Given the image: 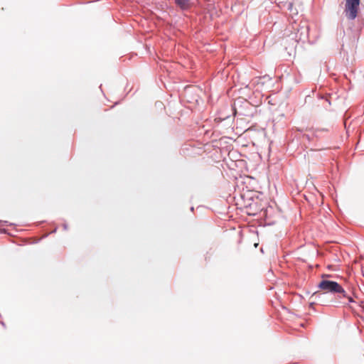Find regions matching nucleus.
<instances>
[{"label": "nucleus", "mask_w": 364, "mask_h": 364, "mask_svg": "<svg viewBox=\"0 0 364 364\" xmlns=\"http://www.w3.org/2000/svg\"><path fill=\"white\" fill-rule=\"evenodd\" d=\"M318 287L324 292L338 293L341 294V297L348 298L350 302L353 301V299L350 296H347L343 288L336 282L323 279L320 282Z\"/></svg>", "instance_id": "1"}, {"label": "nucleus", "mask_w": 364, "mask_h": 364, "mask_svg": "<svg viewBox=\"0 0 364 364\" xmlns=\"http://www.w3.org/2000/svg\"><path fill=\"white\" fill-rule=\"evenodd\" d=\"M360 0H346L344 13L348 20H355L358 14Z\"/></svg>", "instance_id": "2"}, {"label": "nucleus", "mask_w": 364, "mask_h": 364, "mask_svg": "<svg viewBox=\"0 0 364 364\" xmlns=\"http://www.w3.org/2000/svg\"><path fill=\"white\" fill-rule=\"evenodd\" d=\"M296 41L302 43L309 41V26L306 22L298 26L296 33Z\"/></svg>", "instance_id": "3"}, {"label": "nucleus", "mask_w": 364, "mask_h": 364, "mask_svg": "<svg viewBox=\"0 0 364 364\" xmlns=\"http://www.w3.org/2000/svg\"><path fill=\"white\" fill-rule=\"evenodd\" d=\"M263 193L261 192L257 193L255 196H252L250 197L249 200H252V203H247L246 205V208H249L250 210L252 209L254 206H257V202H254V198L255 197L257 200H262Z\"/></svg>", "instance_id": "4"}, {"label": "nucleus", "mask_w": 364, "mask_h": 364, "mask_svg": "<svg viewBox=\"0 0 364 364\" xmlns=\"http://www.w3.org/2000/svg\"><path fill=\"white\" fill-rule=\"evenodd\" d=\"M175 4L183 11L188 10L191 7L190 0H175Z\"/></svg>", "instance_id": "5"}, {"label": "nucleus", "mask_w": 364, "mask_h": 364, "mask_svg": "<svg viewBox=\"0 0 364 364\" xmlns=\"http://www.w3.org/2000/svg\"><path fill=\"white\" fill-rule=\"evenodd\" d=\"M284 6L292 14H297L298 11L296 9H294V4L291 1L285 2Z\"/></svg>", "instance_id": "6"}, {"label": "nucleus", "mask_w": 364, "mask_h": 364, "mask_svg": "<svg viewBox=\"0 0 364 364\" xmlns=\"http://www.w3.org/2000/svg\"><path fill=\"white\" fill-rule=\"evenodd\" d=\"M235 114H239V115H242V116H252V113L250 112L242 111V110L238 112L235 109Z\"/></svg>", "instance_id": "7"}, {"label": "nucleus", "mask_w": 364, "mask_h": 364, "mask_svg": "<svg viewBox=\"0 0 364 364\" xmlns=\"http://www.w3.org/2000/svg\"><path fill=\"white\" fill-rule=\"evenodd\" d=\"M318 97L320 99L325 100L326 102H328V105H331V101H330V99H329L330 96H328V95H322L319 94V95H318Z\"/></svg>", "instance_id": "8"}, {"label": "nucleus", "mask_w": 364, "mask_h": 364, "mask_svg": "<svg viewBox=\"0 0 364 364\" xmlns=\"http://www.w3.org/2000/svg\"><path fill=\"white\" fill-rule=\"evenodd\" d=\"M237 102V103L242 102L243 104V105H241V107H252V106L250 105V102L248 101H247V100L242 101V100L239 99Z\"/></svg>", "instance_id": "9"}, {"label": "nucleus", "mask_w": 364, "mask_h": 364, "mask_svg": "<svg viewBox=\"0 0 364 364\" xmlns=\"http://www.w3.org/2000/svg\"><path fill=\"white\" fill-rule=\"evenodd\" d=\"M0 233L9 234L6 229H0Z\"/></svg>", "instance_id": "10"}, {"label": "nucleus", "mask_w": 364, "mask_h": 364, "mask_svg": "<svg viewBox=\"0 0 364 364\" xmlns=\"http://www.w3.org/2000/svg\"><path fill=\"white\" fill-rule=\"evenodd\" d=\"M62 228H68V224H67V223H63L62 224Z\"/></svg>", "instance_id": "11"}, {"label": "nucleus", "mask_w": 364, "mask_h": 364, "mask_svg": "<svg viewBox=\"0 0 364 364\" xmlns=\"http://www.w3.org/2000/svg\"><path fill=\"white\" fill-rule=\"evenodd\" d=\"M355 40L358 41V38H357V37L355 36V35H354V36H353V41H355Z\"/></svg>", "instance_id": "12"}, {"label": "nucleus", "mask_w": 364, "mask_h": 364, "mask_svg": "<svg viewBox=\"0 0 364 364\" xmlns=\"http://www.w3.org/2000/svg\"><path fill=\"white\" fill-rule=\"evenodd\" d=\"M304 136H305L308 140L310 139V136L308 134L304 135Z\"/></svg>", "instance_id": "13"}, {"label": "nucleus", "mask_w": 364, "mask_h": 364, "mask_svg": "<svg viewBox=\"0 0 364 364\" xmlns=\"http://www.w3.org/2000/svg\"><path fill=\"white\" fill-rule=\"evenodd\" d=\"M191 211H193V210H194V207H193V206L191 207Z\"/></svg>", "instance_id": "14"}]
</instances>
